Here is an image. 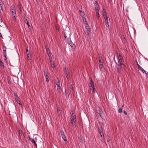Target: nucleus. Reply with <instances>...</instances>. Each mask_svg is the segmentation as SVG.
<instances>
[{
  "mask_svg": "<svg viewBox=\"0 0 148 148\" xmlns=\"http://www.w3.org/2000/svg\"><path fill=\"white\" fill-rule=\"evenodd\" d=\"M55 83L56 85L57 86V90L59 93L61 92V87L60 86V81L58 78L56 79L55 80Z\"/></svg>",
  "mask_w": 148,
  "mask_h": 148,
  "instance_id": "1",
  "label": "nucleus"
},
{
  "mask_svg": "<svg viewBox=\"0 0 148 148\" xmlns=\"http://www.w3.org/2000/svg\"><path fill=\"white\" fill-rule=\"evenodd\" d=\"M85 24V28L86 30V32L87 34L89 35L91 33L90 27L88 26L87 23H86Z\"/></svg>",
  "mask_w": 148,
  "mask_h": 148,
  "instance_id": "2",
  "label": "nucleus"
},
{
  "mask_svg": "<svg viewBox=\"0 0 148 148\" xmlns=\"http://www.w3.org/2000/svg\"><path fill=\"white\" fill-rule=\"evenodd\" d=\"M118 59L119 60V61L120 63V65H121V66L122 68H124L125 67L124 65L123 64V58L122 56H118Z\"/></svg>",
  "mask_w": 148,
  "mask_h": 148,
  "instance_id": "3",
  "label": "nucleus"
},
{
  "mask_svg": "<svg viewBox=\"0 0 148 148\" xmlns=\"http://www.w3.org/2000/svg\"><path fill=\"white\" fill-rule=\"evenodd\" d=\"M67 42H68V44L70 45L71 47L74 48L75 47V45L72 43V41L71 40V39H67Z\"/></svg>",
  "mask_w": 148,
  "mask_h": 148,
  "instance_id": "4",
  "label": "nucleus"
},
{
  "mask_svg": "<svg viewBox=\"0 0 148 148\" xmlns=\"http://www.w3.org/2000/svg\"><path fill=\"white\" fill-rule=\"evenodd\" d=\"M11 12L12 13V15L14 18V20H15L16 18V15L15 9H12V10H11Z\"/></svg>",
  "mask_w": 148,
  "mask_h": 148,
  "instance_id": "5",
  "label": "nucleus"
},
{
  "mask_svg": "<svg viewBox=\"0 0 148 148\" xmlns=\"http://www.w3.org/2000/svg\"><path fill=\"white\" fill-rule=\"evenodd\" d=\"M71 121L76 120V117L75 113H73L71 115Z\"/></svg>",
  "mask_w": 148,
  "mask_h": 148,
  "instance_id": "6",
  "label": "nucleus"
},
{
  "mask_svg": "<svg viewBox=\"0 0 148 148\" xmlns=\"http://www.w3.org/2000/svg\"><path fill=\"white\" fill-rule=\"evenodd\" d=\"M138 69L143 73H145L146 75H148V73H147V72L145 70H144V69L142 68V67L140 65H139Z\"/></svg>",
  "mask_w": 148,
  "mask_h": 148,
  "instance_id": "7",
  "label": "nucleus"
},
{
  "mask_svg": "<svg viewBox=\"0 0 148 148\" xmlns=\"http://www.w3.org/2000/svg\"><path fill=\"white\" fill-rule=\"evenodd\" d=\"M19 134L21 138H24L25 137L24 136L23 133L22 131L21 130H19Z\"/></svg>",
  "mask_w": 148,
  "mask_h": 148,
  "instance_id": "8",
  "label": "nucleus"
},
{
  "mask_svg": "<svg viewBox=\"0 0 148 148\" xmlns=\"http://www.w3.org/2000/svg\"><path fill=\"white\" fill-rule=\"evenodd\" d=\"M116 68H117L118 72L119 73H120L121 72V68H122L121 65H120L119 64H118L116 66Z\"/></svg>",
  "mask_w": 148,
  "mask_h": 148,
  "instance_id": "9",
  "label": "nucleus"
},
{
  "mask_svg": "<svg viewBox=\"0 0 148 148\" xmlns=\"http://www.w3.org/2000/svg\"><path fill=\"white\" fill-rule=\"evenodd\" d=\"M29 140L32 143H34V144L35 145L36 147L37 146V145L35 142L34 139L33 138H31L30 137L29 138Z\"/></svg>",
  "mask_w": 148,
  "mask_h": 148,
  "instance_id": "10",
  "label": "nucleus"
},
{
  "mask_svg": "<svg viewBox=\"0 0 148 148\" xmlns=\"http://www.w3.org/2000/svg\"><path fill=\"white\" fill-rule=\"evenodd\" d=\"M90 87H92V88H93L94 87H95L94 83L93 82L92 79H91L90 81Z\"/></svg>",
  "mask_w": 148,
  "mask_h": 148,
  "instance_id": "11",
  "label": "nucleus"
},
{
  "mask_svg": "<svg viewBox=\"0 0 148 148\" xmlns=\"http://www.w3.org/2000/svg\"><path fill=\"white\" fill-rule=\"evenodd\" d=\"M96 16L97 19H99L100 18V16L99 13V10H96Z\"/></svg>",
  "mask_w": 148,
  "mask_h": 148,
  "instance_id": "12",
  "label": "nucleus"
},
{
  "mask_svg": "<svg viewBox=\"0 0 148 148\" xmlns=\"http://www.w3.org/2000/svg\"><path fill=\"white\" fill-rule=\"evenodd\" d=\"M20 98L19 97L15 99V100L17 102V103L19 104L21 106V107L22 106V105L20 103Z\"/></svg>",
  "mask_w": 148,
  "mask_h": 148,
  "instance_id": "13",
  "label": "nucleus"
},
{
  "mask_svg": "<svg viewBox=\"0 0 148 148\" xmlns=\"http://www.w3.org/2000/svg\"><path fill=\"white\" fill-rule=\"evenodd\" d=\"M105 25L107 27H108V29L109 28V25L108 22V19H105Z\"/></svg>",
  "mask_w": 148,
  "mask_h": 148,
  "instance_id": "14",
  "label": "nucleus"
},
{
  "mask_svg": "<svg viewBox=\"0 0 148 148\" xmlns=\"http://www.w3.org/2000/svg\"><path fill=\"white\" fill-rule=\"evenodd\" d=\"M58 114L59 116H62V113L61 111L60 110V109H59V108H58Z\"/></svg>",
  "mask_w": 148,
  "mask_h": 148,
  "instance_id": "15",
  "label": "nucleus"
},
{
  "mask_svg": "<svg viewBox=\"0 0 148 148\" xmlns=\"http://www.w3.org/2000/svg\"><path fill=\"white\" fill-rule=\"evenodd\" d=\"M64 73L66 75V77L67 78H69L70 77V75L67 71L66 70L64 71Z\"/></svg>",
  "mask_w": 148,
  "mask_h": 148,
  "instance_id": "16",
  "label": "nucleus"
},
{
  "mask_svg": "<svg viewBox=\"0 0 148 148\" xmlns=\"http://www.w3.org/2000/svg\"><path fill=\"white\" fill-rule=\"evenodd\" d=\"M76 120H74L73 121H71V125L73 127H75V122H76Z\"/></svg>",
  "mask_w": 148,
  "mask_h": 148,
  "instance_id": "17",
  "label": "nucleus"
},
{
  "mask_svg": "<svg viewBox=\"0 0 148 148\" xmlns=\"http://www.w3.org/2000/svg\"><path fill=\"white\" fill-rule=\"evenodd\" d=\"M95 10L96 11V10H99L98 4L96 1L95 2Z\"/></svg>",
  "mask_w": 148,
  "mask_h": 148,
  "instance_id": "18",
  "label": "nucleus"
},
{
  "mask_svg": "<svg viewBox=\"0 0 148 148\" xmlns=\"http://www.w3.org/2000/svg\"><path fill=\"white\" fill-rule=\"evenodd\" d=\"M44 74H45V78H46V81L48 83L49 82V80L48 79L49 77L47 74H45V71H44Z\"/></svg>",
  "mask_w": 148,
  "mask_h": 148,
  "instance_id": "19",
  "label": "nucleus"
},
{
  "mask_svg": "<svg viewBox=\"0 0 148 148\" xmlns=\"http://www.w3.org/2000/svg\"><path fill=\"white\" fill-rule=\"evenodd\" d=\"M99 69H102L103 67V65L102 62H101L100 63H99Z\"/></svg>",
  "mask_w": 148,
  "mask_h": 148,
  "instance_id": "20",
  "label": "nucleus"
},
{
  "mask_svg": "<svg viewBox=\"0 0 148 148\" xmlns=\"http://www.w3.org/2000/svg\"><path fill=\"white\" fill-rule=\"evenodd\" d=\"M79 12L80 13L81 16L82 17L84 16H85L84 12L83 11H82V10H79Z\"/></svg>",
  "mask_w": 148,
  "mask_h": 148,
  "instance_id": "21",
  "label": "nucleus"
},
{
  "mask_svg": "<svg viewBox=\"0 0 148 148\" xmlns=\"http://www.w3.org/2000/svg\"><path fill=\"white\" fill-rule=\"evenodd\" d=\"M51 64V67L52 68H54L55 67V64L53 61H52L51 60L50 61Z\"/></svg>",
  "mask_w": 148,
  "mask_h": 148,
  "instance_id": "22",
  "label": "nucleus"
},
{
  "mask_svg": "<svg viewBox=\"0 0 148 148\" xmlns=\"http://www.w3.org/2000/svg\"><path fill=\"white\" fill-rule=\"evenodd\" d=\"M102 14L105 20L108 19V18L106 12V13H103V14Z\"/></svg>",
  "mask_w": 148,
  "mask_h": 148,
  "instance_id": "23",
  "label": "nucleus"
},
{
  "mask_svg": "<svg viewBox=\"0 0 148 148\" xmlns=\"http://www.w3.org/2000/svg\"><path fill=\"white\" fill-rule=\"evenodd\" d=\"M98 131L99 133H100V132H102V129L101 127H99V126H98Z\"/></svg>",
  "mask_w": 148,
  "mask_h": 148,
  "instance_id": "24",
  "label": "nucleus"
},
{
  "mask_svg": "<svg viewBox=\"0 0 148 148\" xmlns=\"http://www.w3.org/2000/svg\"><path fill=\"white\" fill-rule=\"evenodd\" d=\"M3 5V3L0 5V12H1L3 10L2 7Z\"/></svg>",
  "mask_w": 148,
  "mask_h": 148,
  "instance_id": "25",
  "label": "nucleus"
},
{
  "mask_svg": "<svg viewBox=\"0 0 148 148\" xmlns=\"http://www.w3.org/2000/svg\"><path fill=\"white\" fill-rule=\"evenodd\" d=\"M61 136L62 137V139H63V140L64 141H66L67 140H66V136L65 135H63Z\"/></svg>",
  "mask_w": 148,
  "mask_h": 148,
  "instance_id": "26",
  "label": "nucleus"
},
{
  "mask_svg": "<svg viewBox=\"0 0 148 148\" xmlns=\"http://www.w3.org/2000/svg\"><path fill=\"white\" fill-rule=\"evenodd\" d=\"M70 92L71 93V94H73V93L74 90L73 87L72 88H70Z\"/></svg>",
  "mask_w": 148,
  "mask_h": 148,
  "instance_id": "27",
  "label": "nucleus"
},
{
  "mask_svg": "<svg viewBox=\"0 0 148 148\" xmlns=\"http://www.w3.org/2000/svg\"><path fill=\"white\" fill-rule=\"evenodd\" d=\"M60 133L61 134V136H62L63 135H65V134L64 133V132L62 130V129H61L60 130Z\"/></svg>",
  "mask_w": 148,
  "mask_h": 148,
  "instance_id": "28",
  "label": "nucleus"
},
{
  "mask_svg": "<svg viewBox=\"0 0 148 148\" xmlns=\"http://www.w3.org/2000/svg\"><path fill=\"white\" fill-rule=\"evenodd\" d=\"M118 112L119 113H122V109L121 108H120L118 110Z\"/></svg>",
  "mask_w": 148,
  "mask_h": 148,
  "instance_id": "29",
  "label": "nucleus"
},
{
  "mask_svg": "<svg viewBox=\"0 0 148 148\" xmlns=\"http://www.w3.org/2000/svg\"><path fill=\"white\" fill-rule=\"evenodd\" d=\"M26 53L27 54V56H29L30 54L29 51L28 50V49H26Z\"/></svg>",
  "mask_w": 148,
  "mask_h": 148,
  "instance_id": "30",
  "label": "nucleus"
},
{
  "mask_svg": "<svg viewBox=\"0 0 148 148\" xmlns=\"http://www.w3.org/2000/svg\"><path fill=\"white\" fill-rule=\"evenodd\" d=\"M91 89L92 90V92L93 93H95V87L91 88Z\"/></svg>",
  "mask_w": 148,
  "mask_h": 148,
  "instance_id": "31",
  "label": "nucleus"
},
{
  "mask_svg": "<svg viewBox=\"0 0 148 148\" xmlns=\"http://www.w3.org/2000/svg\"><path fill=\"white\" fill-rule=\"evenodd\" d=\"M110 139H111L110 138L109 136H108V137H107V142H109L110 141Z\"/></svg>",
  "mask_w": 148,
  "mask_h": 148,
  "instance_id": "32",
  "label": "nucleus"
},
{
  "mask_svg": "<svg viewBox=\"0 0 148 148\" xmlns=\"http://www.w3.org/2000/svg\"><path fill=\"white\" fill-rule=\"evenodd\" d=\"M18 7L19 9L20 10V11H22V10L21 9V5L20 4L18 5Z\"/></svg>",
  "mask_w": 148,
  "mask_h": 148,
  "instance_id": "33",
  "label": "nucleus"
},
{
  "mask_svg": "<svg viewBox=\"0 0 148 148\" xmlns=\"http://www.w3.org/2000/svg\"><path fill=\"white\" fill-rule=\"evenodd\" d=\"M0 65L1 67H3L4 69V68H5V66L2 62H1L0 63Z\"/></svg>",
  "mask_w": 148,
  "mask_h": 148,
  "instance_id": "34",
  "label": "nucleus"
},
{
  "mask_svg": "<svg viewBox=\"0 0 148 148\" xmlns=\"http://www.w3.org/2000/svg\"><path fill=\"white\" fill-rule=\"evenodd\" d=\"M106 10L104 8L102 9V14H103V13H106Z\"/></svg>",
  "mask_w": 148,
  "mask_h": 148,
  "instance_id": "35",
  "label": "nucleus"
},
{
  "mask_svg": "<svg viewBox=\"0 0 148 148\" xmlns=\"http://www.w3.org/2000/svg\"><path fill=\"white\" fill-rule=\"evenodd\" d=\"M25 23H26V24H27V25L28 26L29 28L30 27V26L29 25V22L28 21H27L26 22H25Z\"/></svg>",
  "mask_w": 148,
  "mask_h": 148,
  "instance_id": "36",
  "label": "nucleus"
},
{
  "mask_svg": "<svg viewBox=\"0 0 148 148\" xmlns=\"http://www.w3.org/2000/svg\"><path fill=\"white\" fill-rule=\"evenodd\" d=\"M32 59L31 56H27V59L29 61L31 60Z\"/></svg>",
  "mask_w": 148,
  "mask_h": 148,
  "instance_id": "37",
  "label": "nucleus"
},
{
  "mask_svg": "<svg viewBox=\"0 0 148 148\" xmlns=\"http://www.w3.org/2000/svg\"><path fill=\"white\" fill-rule=\"evenodd\" d=\"M14 96H15V99H16V98H17H17L19 97H18V95H17V93H14Z\"/></svg>",
  "mask_w": 148,
  "mask_h": 148,
  "instance_id": "38",
  "label": "nucleus"
},
{
  "mask_svg": "<svg viewBox=\"0 0 148 148\" xmlns=\"http://www.w3.org/2000/svg\"><path fill=\"white\" fill-rule=\"evenodd\" d=\"M6 50H3V55L4 56H6Z\"/></svg>",
  "mask_w": 148,
  "mask_h": 148,
  "instance_id": "39",
  "label": "nucleus"
},
{
  "mask_svg": "<svg viewBox=\"0 0 148 148\" xmlns=\"http://www.w3.org/2000/svg\"><path fill=\"white\" fill-rule=\"evenodd\" d=\"M47 54L48 55V56H49V55H50V52L49 51V50L47 51Z\"/></svg>",
  "mask_w": 148,
  "mask_h": 148,
  "instance_id": "40",
  "label": "nucleus"
},
{
  "mask_svg": "<svg viewBox=\"0 0 148 148\" xmlns=\"http://www.w3.org/2000/svg\"><path fill=\"white\" fill-rule=\"evenodd\" d=\"M10 8H11V10H12V9H15V7H14V6H11V7H10Z\"/></svg>",
  "mask_w": 148,
  "mask_h": 148,
  "instance_id": "41",
  "label": "nucleus"
},
{
  "mask_svg": "<svg viewBox=\"0 0 148 148\" xmlns=\"http://www.w3.org/2000/svg\"><path fill=\"white\" fill-rule=\"evenodd\" d=\"M83 17V20L84 22H86V23H87L86 18H85L83 17Z\"/></svg>",
  "mask_w": 148,
  "mask_h": 148,
  "instance_id": "42",
  "label": "nucleus"
},
{
  "mask_svg": "<svg viewBox=\"0 0 148 148\" xmlns=\"http://www.w3.org/2000/svg\"><path fill=\"white\" fill-rule=\"evenodd\" d=\"M3 50H6V47L5 46H3Z\"/></svg>",
  "mask_w": 148,
  "mask_h": 148,
  "instance_id": "43",
  "label": "nucleus"
},
{
  "mask_svg": "<svg viewBox=\"0 0 148 148\" xmlns=\"http://www.w3.org/2000/svg\"><path fill=\"white\" fill-rule=\"evenodd\" d=\"M136 62L137 65L138 66H138H139V64H138V62H137V60H136Z\"/></svg>",
  "mask_w": 148,
  "mask_h": 148,
  "instance_id": "44",
  "label": "nucleus"
},
{
  "mask_svg": "<svg viewBox=\"0 0 148 148\" xmlns=\"http://www.w3.org/2000/svg\"><path fill=\"white\" fill-rule=\"evenodd\" d=\"M100 135V136H101V137H102V135H103V133L102 132H100V133H99Z\"/></svg>",
  "mask_w": 148,
  "mask_h": 148,
  "instance_id": "45",
  "label": "nucleus"
},
{
  "mask_svg": "<svg viewBox=\"0 0 148 148\" xmlns=\"http://www.w3.org/2000/svg\"><path fill=\"white\" fill-rule=\"evenodd\" d=\"M123 112H124V114L125 115H126L127 114V112L125 110H124Z\"/></svg>",
  "mask_w": 148,
  "mask_h": 148,
  "instance_id": "46",
  "label": "nucleus"
},
{
  "mask_svg": "<svg viewBox=\"0 0 148 148\" xmlns=\"http://www.w3.org/2000/svg\"><path fill=\"white\" fill-rule=\"evenodd\" d=\"M5 58H4V60L5 61H6V60H7V58L6 57V56H4Z\"/></svg>",
  "mask_w": 148,
  "mask_h": 148,
  "instance_id": "47",
  "label": "nucleus"
},
{
  "mask_svg": "<svg viewBox=\"0 0 148 148\" xmlns=\"http://www.w3.org/2000/svg\"><path fill=\"white\" fill-rule=\"evenodd\" d=\"M108 1L109 3H111V2H112V0H108Z\"/></svg>",
  "mask_w": 148,
  "mask_h": 148,
  "instance_id": "48",
  "label": "nucleus"
},
{
  "mask_svg": "<svg viewBox=\"0 0 148 148\" xmlns=\"http://www.w3.org/2000/svg\"><path fill=\"white\" fill-rule=\"evenodd\" d=\"M64 37L65 38H66V35L65 34H64Z\"/></svg>",
  "mask_w": 148,
  "mask_h": 148,
  "instance_id": "49",
  "label": "nucleus"
},
{
  "mask_svg": "<svg viewBox=\"0 0 148 148\" xmlns=\"http://www.w3.org/2000/svg\"><path fill=\"white\" fill-rule=\"evenodd\" d=\"M99 63H100L101 62H102L101 60L99 59Z\"/></svg>",
  "mask_w": 148,
  "mask_h": 148,
  "instance_id": "50",
  "label": "nucleus"
},
{
  "mask_svg": "<svg viewBox=\"0 0 148 148\" xmlns=\"http://www.w3.org/2000/svg\"><path fill=\"white\" fill-rule=\"evenodd\" d=\"M3 4V3L2 2L0 1V5L1 4Z\"/></svg>",
  "mask_w": 148,
  "mask_h": 148,
  "instance_id": "51",
  "label": "nucleus"
},
{
  "mask_svg": "<svg viewBox=\"0 0 148 148\" xmlns=\"http://www.w3.org/2000/svg\"><path fill=\"white\" fill-rule=\"evenodd\" d=\"M80 141H81L82 142V140L81 138L80 139Z\"/></svg>",
  "mask_w": 148,
  "mask_h": 148,
  "instance_id": "52",
  "label": "nucleus"
},
{
  "mask_svg": "<svg viewBox=\"0 0 148 148\" xmlns=\"http://www.w3.org/2000/svg\"><path fill=\"white\" fill-rule=\"evenodd\" d=\"M2 62V61L1 60V59H0V62Z\"/></svg>",
  "mask_w": 148,
  "mask_h": 148,
  "instance_id": "53",
  "label": "nucleus"
},
{
  "mask_svg": "<svg viewBox=\"0 0 148 148\" xmlns=\"http://www.w3.org/2000/svg\"><path fill=\"white\" fill-rule=\"evenodd\" d=\"M49 56V58H50V57H51V56Z\"/></svg>",
  "mask_w": 148,
  "mask_h": 148,
  "instance_id": "54",
  "label": "nucleus"
},
{
  "mask_svg": "<svg viewBox=\"0 0 148 148\" xmlns=\"http://www.w3.org/2000/svg\"><path fill=\"white\" fill-rule=\"evenodd\" d=\"M64 69L66 70V68H65V69Z\"/></svg>",
  "mask_w": 148,
  "mask_h": 148,
  "instance_id": "55",
  "label": "nucleus"
},
{
  "mask_svg": "<svg viewBox=\"0 0 148 148\" xmlns=\"http://www.w3.org/2000/svg\"><path fill=\"white\" fill-rule=\"evenodd\" d=\"M123 106L124 105H123L122 106V107H123Z\"/></svg>",
  "mask_w": 148,
  "mask_h": 148,
  "instance_id": "56",
  "label": "nucleus"
},
{
  "mask_svg": "<svg viewBox=\"0 0 148 148\" xmlns=\"http://www.w3.org/2000/svg\"><path fill=\"white\" fill-rule=\"evenodd\" d=\"M56 29H57V27H56Z\"/></svg>",
  "mask_w": 148,
  "mask_h": 148,
  "instance_id": "57",
  "label": "nucleus"
},
{
  "mask_svg": "<svg viewBox=\"0 0 148 148\" xmlns=\"http://www.w3.org/2000/svg\"><path fill=\"white\" fill-rule=\"evenodd\" d=\"M0 1H1V0H0Z\"/></svg>",
  "mask_w": 148,
  "mask_h": 148,
  "instance_id": "58",
  "label": "nucleus"
}]
</instances>
